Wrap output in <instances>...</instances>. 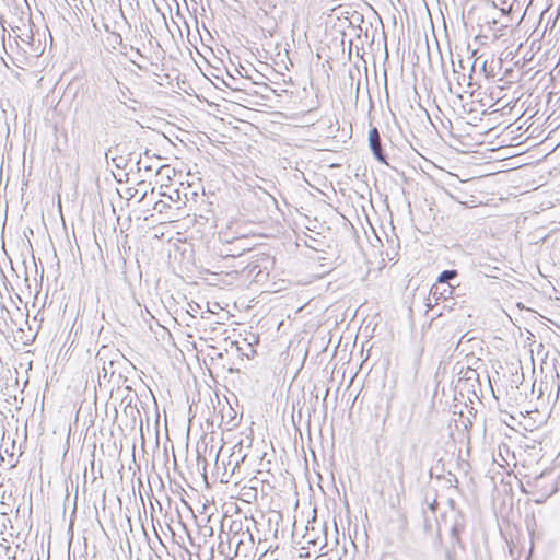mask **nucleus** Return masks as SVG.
Returning a JSON list of instances; mask_svg holds the SVG:
<instances>
[{"label":"nucleus","mask_w":560,"mask_h":560,"mask_svg":"<svg viewBox=\"0 0 560 560\" xmlns=\"http://www.w3.org/2000/svg\"><path fill=\"white\" fill-rule=\"evenodd\" d=\"M369 141H370V145H371V149L374 152V154L377 158L382 159L381 140H380V135H378V131L376 128H372L369 131Z\"/></svg>","instance_id":"obj_1"},{"label":"nucleus","mask_w":560,"mask_h":560,"mask_svg":"<svg viewBox=\"0 0 560 560\" xmlns=\"http://www.w3.org/2000/svg\"><path fill=\"white\" fill-rule=\"evenodd\" d=\"M456 276H457L456 270H445L439 276L438 281L443 283V282L448 281L450 279L455 278Z\"/></svg>","instance_id":"obj_2"}]
</instances>
